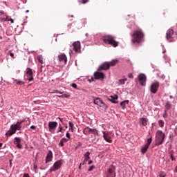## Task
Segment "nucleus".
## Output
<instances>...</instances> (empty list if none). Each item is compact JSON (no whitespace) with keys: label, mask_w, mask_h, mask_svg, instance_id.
Masks as SVG:
<instances>
[{"label":"nucleus","mask_w":177,"mask_h":177,"mask_svg":"<svg viewBox=\"0 0 177 177\" xmlns=\"http://www.w3.org/2000/svg\"><path fill=\"white\" fill-rule=\"evenodd\" d=\"M131 35V44H142L145 42V33L142 29L136 30Z\"/></svg>","instance_id":"obj_1"},{"label":"nucleus","mask_w":177,"mask_h":177,"mask_svg":"<svg viewBox=\"0 0 177 177\" xmlns=\"http://www.w3.org/2000/svg\"><path fill=\"white\" fill-rule=\"evenodd\" d=\"M102 41L106 45H111L113 48H117L120 42L115 41V36L106 35L102 37Z\"/></svg>","instance_id":"obj_2"},{"label":"nucleus","mask_w":177,"mask_h":177,"mask_svg":"<svg viewBox=\"0 0 177 177\" xmlns=\"http://www.w3.org/2000/svg\"><path fill=\"white\" fill-rule=\"evenodd\" d=\"M23 122H24V120L18 121L16 124H11L10 130L6 133V136H12V135L16 133V131H21V124H23Z\"/></svg>","instance_id":"obj_3"},{"label":"nucleus","mask_w":177,"mask_h":177,"mask_svg":"<svg viewBox=\"0 0 177 177\" xmlns=\"http://www.w3.org/2000/svg\"><path fill=\"white\" fill-rule=\"evenodd\" d=\"M165 139V133L161 130H158L156 133L155 146H160L162 145Z\"/></svg>","instance_id":"obj_4"},{"label":"nucleus","mask_w":177,"mask_h":177,"mask_svg":"<svg viewBox=\"0 0 177 177\" xmlns=\"http://www.w3.org/2000/svg\"><path fill=\"white\" fill-rule=\"evenodd\" d=\"M93 102L94 104H97V106H99V107H102V109H106L109 107L107 104H106V103H104V102H103V100L100 97L94 99Z\"/></svg>","instance_id":"obj_5"},{"label":"nucleus","mask_w":177,"mask_h":177,"mask_svg":"<svg viewBox=\"0 0 177 177\" xmlns=\"http://www.w3.org/2000/svg\"><path fill=\"white\" fill-rule=\"evenodd\" d=\"M116 175L117 174H115V166L111 165L108 169L105 177H115Z\"/></svg>","instance_id":"obj_6"},{"label":"nucleus","mask_w":177,"mask_h":177,"mask_svg":"<svg viewBox=\"0 0 177 177\" xmlns=\"http://www.w3.org/2000/svg\"><path fill=\"white\" fill-rule=\"evenodd\" d=\"M158 88H160V82H154L150 86V91L151 93H157V91H158Z\"/></svg>","instance_id":"obj_7"},{"label":"nucleus","mask_w":177,"mask_h":177,"mask_svg":"<svg viewBox=\"0 0 177 177\" xmlns=\"http://www.w3.org/2000/svg\"><path fill=\"white\" fill-rule=\"evenodd\" d=\"M138 78L141 86H146V75L140 73V75H138Z\"/></svg>","instance_id":"obj_8"},{"label":"nucleus","mask_w":177,"mask_h":177,"mask_svg":"<svg viewBox=\"0 0 177 177\" xmlns=\"http://www.w3.org/2000/svg\"><path fill=\"white\" fill-rule=\"evenodd\" d=\"M166 39L169 41V42H174V30L169 29L166 33Z\"/></svg>","instance_id":"obj_9"},{"label":"nucleus","mask_w":177,"mask_h":177,"mask_svg":"<svg viewBox=\"0 0 177 177\" xmlns=\"http://www.w3.org/2000/svg\"><path fill=\"white\" fill-rule=\"evenodd\" d=\"M60 168H62V161L57 160L54 163L53 166L50 169V172L57 171V169H60Z\"/></svg>","instance_id":"obj_10"},{"label":"nucleus","mask_w":177,"mask_h":177,"mask_svg":"<svg viewBox=\"0 0 177 177\" xmlns=\"http://www.w3.org/2000/svg\"><path fill=\"white\" fill-rule=\"evenodd\" d=\"M73 50L76 53H81V42L79 41H75L73 44Z\"/></svg>","instance_id":"obj_11"},{"label":"nucleus","mask_w":177,"mask_h":177,"mask_svg":"<svg viewBox=\"0 0 177 177\" xmlns=\"http://www.w3.org/2000/svg\"><path fill=\"white\" fill-rule=\"evenodd\" d=\"M48 128H49L50 132H52V133H54L55 129L57 128V122H49Z\"/></svg>","instance_id":"obj_12"},{"label":"nucleus","mask_w":177,"mask_h":177,"mask_svg":"<svg viewBox=\"0 0 177 177\" xmlns=\"http://www.w3.org/2000/svg\"><path fill=\"white\" fill-rule=\"evenodd\" d=\"M103 133V138L105 141H106L108 143H113V140H111V136H110V134L109 133H106V131H102Z\"/></svg>","instance_id":"obj_13"},{"label":"nucleus","mask_w":177,"mask_h":177,"mask_svg":"<svg viewBox=\"0 0 177 177\" xmlns=\"http://www.w3.org/2000/svg\"><path fill=\"white\" fill-rule=\"evenodd\" d=\"M26 77H27V80H28V81L30 82L34 80V77L32 76V70L30 68H27Z\"/></svg>","instance_id":"obj_14"},{"label":"nucleus","mask_w":177,"mask_h":177,"mask_svg":"<svg viewBox=\"0 0 177 177\" xmlns=\"http://www.w3.org/2000/svg\"><path fill=\"white\" fill-rule=\"evenodd\" d=\"M94 77L95 80H103L104 78V73L96 71L94 73Z\"/></svg>","instance_id":"obj_15"},{"label":"nucleus","mask_w":177,"mask_h":177,"mask_svg":"<svg viewBox=\"0 0 177 177\" xmlns=\"http://www.w3.org/2000/svg\"><path fill=\"white\" fill-rule=\"evenodd\" d=\"M53 159V153H52V151H48L46 157L45 163L48 164V162H50V161H52Z\"/></svg>","instance_id":"obj_16"},{"label":"nucleus","mask_w":177,"mask_h":177,"mask_svg":"<svg viewBox=\"0 0 177 177\" xmlns=\"http://www.w3.org/2000/svg\"><path fill=\"white\" fill-rule=\"evenodd\" d=\"M110 68V64L109 62H104L100 65L98 70H109Z\"/></svg>","instance_id":"obj_17"},{"label":"nucleus","mask_w":177,"mask_h":177,"mask_svg":"<svg viewBox=\"0 0 177 177\" xmlns=\"http://www.w3.org/2000/svg\"><path fill=\"white\" fill-rule=\"evenodd\" d=\"M58 60L59 62H64V64H67V56L64 53L58 55Z\"/></svg>","instance_id":"obj_18"},{"label":"nucleus","mask_w":177,"mask_h":177,"mask_svg":"<svg viewBox=\"0 0 177 177\" xmlns=\"http://www.w3.org/2000/svg\"><path fill=\"white\" fill-rule=\"evenodd\" d=\"M15 140L14 141V143L16 145L18 149H21L23 147V145H21V138L15 137Z\"/></svg>","instance_id":"obj_19"},{"label":"nucleus","mask_w":177,"mask_h":177,"mask_svg":"<svg viewBox=\"0 0 177 177\" xmlns=\"http://www.w3.org/2000/svg\"><path fill=\"white\" fill-rule=\"evenodd\" d=\"M111 98H108V100L109 102H111V103H113L114 104H117V103H118V101H116L117 99H118V95H111L110 96Z\"/></svg>","instance_id":"obj_20"},{"label":"nucleus","mask_w":177,"mask_h":177,"mask_svg":"<svg viewBox=\"0 0 177 177\" xmlns=\"http://www.w3.org/2000/svg\"><path fill=\"white\" fill-rule=\"evenodd\" d=\"M171 107H172V104H171V102L167 101L165 103V111H168L169 110H171Z\"/></svg>","instance_id":"obj_21"},{"label":"nucleus","mask_w":177,"mask_h":177,"mask_svg":"<svg viewBox=\"0 0 177 177\" xmlns=\"http://www.w3.org/2000/svg\"><path fill=\"white\" fill-rule=\"evenodd\" d=\"M93 131V129H91L89 127H87L84 129L83 133L84 135H88L89 133H92Z\"/></svg>","instance_id":"obj_22"},{"label":"nucleus","mask_w":177,"mask_h":177,"mask_svg":"<svg viewBox=\"0 0 177 177\" xmlns=\"http://www.w3.org/2000/svg\"><path fill=\"white\" fill-rule=\"evenodd\" d=\"M147 122H149V120L146 118H140V124H142L143 127H146L147 125Z\"/></svg>","instance_id":"obj_23"},{"label":"nucleus","mask_w":177,"mask_h":177,"mask_svg":"<svg viewBox=\"0 0 177 177\" xmlns=\"http://www.w3.org/2000/svg\"><path fill=\"white\" fill-rule=\"evenodd\" d=\"M127 104H129V100H126L120 102V106L123 110H125Z\"/></svg>","instance_id":"obj_24"},{"label":"nucleus","mask_w":177,"mask_h":177,"mask_svg":"<svg viewBox=\"0 0 177 177\" xmlns=\"http://www.w3.org/2000/svg\"><path fill=\"white\" fill-rule=\"evenodd\" d=\"M67 142H68V139L64 138H62L58 144L59 147H63V146H64V143H67Z\"/></svg>","instance_id":"obj_25"},{"label":"nucleus","mask_w":177,"mask_h":177,"mask_svg":"<svg viewBox=\"0 0 177 177\" xmlns=\"http://www.w3.org/2000/svg\"><path fill=\"white\" fill-rule=\"evenodd\" d=\"M91 152L87 151L84 154V160L88 161V160H91Z\"/></svg>","instance_id":"obj_26"},{"label":"nucleus","mask_w":177,"mask_h":177,"mask_svg":"<svg viewBox=\"0 0 177 177\" xmlns=\"http://www.w3.org/2000/svg\"><path fill=\"white\" fill-rule=\"evenodd\" d=\"M149 146L148 145H144L143 147H142L141 148V153L142 154H145V153H146V151H147V150L149 149Z\"/></svg>","instance_id":"obj_27"},{"label":"nucleus","mask_w":177,"mask_h":177,"mask_svg":"<svg viewBox=\"0 0 177 177\" xmlns=\"http://www.w3.org/2000/svg\"><path fill=\"white\" fill-rule=\"evenodd\" d=\"M117 63H118V61L117 59H113L112 61L109 62V66L111 67V66H115V64H117Z\"/></svg>","instance_id":"obj_28"},{"label":"nucleus","mask_w":177,"mask_h":177,"mask_svg":"<svg viewBox=\"0 0 177 177\" xmlns=\"http://www.w3.org/2000/svg\"><path fill=\"white\" fill-rule=\"evenodd\" d=\"M127 78H124V79H120L118 80V84L119 85H124L125 84V81H127Z\"/></svg>","instance_id":"obj_29"},{"label":"nucleus","mask_w":177,"mask_h":177,"mask_svg":"<svg viewBox=\"0 0 177 177\" xmlns=\"http://www.w3.org/2000/svg\"><path fill=\"white\" fill-rule=\"evenodd\" d=\"M158 125H159V127H160V128H164V124H165V122H163L162 120H159L158 121Z\"/></svg>","instance_id":"obj_30"},{"label":"nucleus","mask_w":177,"mask_h":177,"mask_svg":"<svg viewBox=\"0 0 177 177\" xmlns=\"http://www.w3.org/2000/svg\"><path fill=\"white\" fill-rule=\"evenodd\" d=\"M152 140H153L152 138H151V137L149 138L147 140V142L146 143V145L150 147V145H151Z\"/></svg>","instance_id":"obj_31"},{"label":"nucleus","mask_w":177,"mask_h":177,"mask_svg":"<svg viewBox=\"0 0 177 177\" xmlns=\"http://www.w3.org/2000/svg\"><path fill=\"white\" fill-rule=\"evenodd\" d=\"M167 176V174H165L164 171H161L159 172V177H165Z\"/></svg>","instance_id":"obj_32"},{"label":"nucleus","mask_w":177,"mask_h":177,"mask_svg":"<svg viewBox=\"0 0 177 177\" xmlns=\"http://www.w3.org/2000/svg\"><path fill=\"white\" fill-rule=\"evenodd\" d=\"M92 133H93V135H97V136H99V131L96 129H93Z\"/></svg>","instance_id":"obj_33"},{"label":"nucleus","mask_w":177,"mask_h":177,"mask_svg":"<svg viewBox=\"0 0 177 177\" xmlns=\"http://www.w3.org/2000/svg\"><path fill=\"white\" fill-rule=\"evenodd\" d=\"M15 82L18 84V85H24V82L21 80H15Z\"/></svg>","instance_id":"obj_34"},{"label":"nucleus","mask_w":177,"mask_h":177,"mask_svg":"<svg viewBox=\"0 0 177 177\" xmlns=\"http://www.w3.org/2000/svg\"><path fill=\"white\" fill-rule=\"evenodd\" d=\"M78 2L80 3L85 4V3H88V2H89V0H78Z\"/></svg>","instance_id":"obj_35"},{"label":"nucleus","mask_w":177,"mask_h":177,"mask_svg":"<svg viewBox=\"0 0 177 177\" xmlns=\"http://www.w3.org/2000/svg\"><path fill=\"white\" fill-rule=\"evenodd\" d=\"M37 60L41 64L44 63V61L42 60V57L41 56H37Z\"/></svg>","instance_id":"obj_36"},{"label":"nucleus","mask_w":177,"mask_h":177,"mask_svg":"<svg viewBox=\"0 0 177 177\" xmlns=\"http://www.w3.org/2000/svg\"><path fill=\"white\" fill-rule=\"evenodd\" d=\"M168 111H166L165 110H164V113H162V117L163 118H167L168 117Z\"/></svg>","instance_id":"obj_37"},{"label":"nucleus","mask_w":177,"mask_h":177,"mask_svg":"<svg viewBox=\"0 0 177 177\" xmlns=\"http://www.w3.org/2000/svg\"><path fill=\"white\" fill-rule=\"evenodd\" d=\"M95 169V165H92V166H89L88 167V172H92V171H93Z\"/></svg>","instance_id":"obj_38"},{"label":"nucleus","mask_w":177,"mask_h":177,"mask_svg":"<svg viewBox=\"0 0 177 177\" xmlns=\"http://www.w3.org/2000/svg\"><path fill=\"white\" fill-rule=\"evenodd\" d=\"M62 131H63V127H62V124H59L57 133H59V132H62Z\"/></svg>","instance_id":"obj_39"},{"label":"nucleus","mask_w":177,"mask_h":177,"mask_svg":"<svg viewBox=\"0 0 177 177\" xmlns=\"http://www.w3.org/2000/svg\"><path fill=\"white\" fill-rule=\"evenodd\" d=\"M59 97H66L67 99V98L70 97V95L63 94L62 95H59Z\"/></svg>","instance_id":"obj_40"},{"label":"nucleus","mask_w":177,"mask_h":177,"mask_svg":"<svg viewBox=\"0 0 177 177\" xmlns=\"http://www.w3.org/2000/svg\"><path fill=\"white\" fill-rule=\"evenodd\" d=\"M170 158H171V161L176 160V158H175V157L174 156V154H172V153L170 155Z\"/></svg>","instance_id":"obj_41"},{"label":"nucleus","mask_w":177,"mask_h":177,"mask_svg":"<svg viewBox=\"0 0 177 177\" xmlns=\"http://www.w3.org/2000/svg\"><path fill=\"white\" fill-rule=\"evenodd\" d=\"M71 86H72V88H74L75 89H78L77 84H75V83H73L71 84Z\"/></svg>","instance_id":"obj_42"},{"label":"nucleus","mask_w":177,"mask_h":177,"mask_svg":"<svg viewBox=\"0 0 177 177\" xmlns=\"http://www.w3.org/2000/svg\"><path fill=\"white\" fill-rule=\"evenodd\" d=\"M128 77H129V78H131V80H133V75L132 73H129V74L128 75Z\"/></svg>","instance_id":"obj_43"},{"label":"nucleus","mask_w":177,"mask_h":177,"mask_svg":"<svg viewBox=\"0 0 177 177\" xmlns=\"http://www.w3.org/2000/svg\"><path fill=\"white\" fill-rule=\"evenodd\" d=\"M86 162H88V161L84 160L83 162H82L80 163V165H85L86 164Z\"/></svg>","instance_id":"obj_44"},{"label":"nucleus","mask_w":177,"mask_h":177,"mask_svg":"<svg viewBox=\"0 0 177 177\" xmlns=\"http://www.w3.org/2000/svg\"><path fill=\"white\" fill-rule=\"evenodd\" d=\"M66 138H67L66 139H68V140H70V136H70V133H68V132L66 133Z\"/></svg>","instance_id":"obj_45"},{"label":"nucleus","mask_w":177,"mask_h":177,"mask_svg":"<svg viewBox=\"0 0 177 177\" xmlns=\"http://www.w3.org/2000/svg\"><path fill=\"white\" fill-rule=\"evenodd\" d=\"M81 146H82V142H77V145L76 147H81Z\"/></svg>","instance_id":"obj_46"},{"label":"nucleus","mask_w":177,"mask_h":177,"mask_svg":"<svg viewBox=\"0 0 177 177\" xmlns=\"http://www.w3.org/2000/svg\"><path fill=\"white\" fill-rule=\"evenodd\" d=\"M68 124H69L70 128H73V127H74V124H73V122H69Z\"/></svg>","instance_id":"obj_47"},{"label":"nucleus","mask_w":177,"mask_h":177,"mask_svg":"<svg viewBox=\"0 0 177 177\" xmlns=\"http://www.w3.org/2000/svg\"><path fill=\"white\" fill-rule=\"evenodd\" d=\"M10 19H9L8 16H6V17L4 19V21H9Z\"/></svg>","instance_id":"obj_48"},{"label":"nucleus","mask_w":177,"mask_h":177,"mask_svg":"<svg viewBox=\"0 0 177 177\" xmlns=\"http://www.w3.org/2000/svg\"><path fill=\"white\" fill-rule=\"evenodd\" d=\"M10 56H11L12 59H15V54L13 53H10Z\"/></svg>","instance_id":"obj_49"},{"label":"nucleus","mask_w":177,"mask_h":177,"mask_svg":"<svg viewBox=\"0 0 177 177\" xmlns=\"http://www.w3.org/2000/svg\"><path fill=\"white\" fill-rule=\"evenodd\" d=\"M169 139H174V134H169Z\"/></svg>","instance_id":"obj_50"},{"label":"nucleus","mask_w":177,"mask_h":177,"mask_svg":"<svg viewBox=\"0 0 177 177\" xmlns=\"http://www.w3.org/2000/svg\"><path fill=\"white\" fill-rule=\"evenodd\" d=\"M91 164H93V160H89L88 162V165H91Z\"/></svg>","instance_id":"obj_51"},{"label":"nucleus","mask_w":177,"mask_h":177,"mask_svg":"<svg viewBox=\"0 0 177 177\" xmlns=\"http://www.w3.org/2000/svg\"><path fill=\"white\" fill-rule=\"evenodd\" d=\"M35 128H37V127H36V126H34V125H32V126L30 127V129H35Z\"/></svg>","instance_id":"obj_52"},{"label":"nucleus","mask_w":177,"mask_h":177,"mask_svg":"<svg viewBox=\"0 0 177 177\" xmlns=\"http://www.w3.org/2000/svg\"><path fill=\"white\" fill-rule=\"evenodd\" d=\"M9 21H11L12 24L15 23V20H13L12 19H10Z\"/></svg>","instance_id":"obj_53"},{"label":"nucleus","mask_w":177,"mask_h":177,"mask_svg":"<svg viewBox=\"0 0 177 177\" xmlns=\"http://www.w3.org/2000/svg\"><path fill=\"white\" fill-rule=\"evenodd\" d=\"M59 119L60 122H63V118H58Z\"/></svg>","instance_id":"obj_54"},{"label":"nucleus","mask_w":177,"mask_h":177,"mask_svg":"<svg viewBox=\"0 0 177 177\" xmlns=\"http://www.w3.org/2000/svg\"><path fill=\"white\" fill-rule=\"evenodd\" d=\"M88 81H89L90 82H92V81H93V77H91V79H89Z\"/></svg>","instance_id":"obj_55"},{"label":"nucleus","mask_w":177,"mask_h":177,"mask_svg":"<svg viewBox=\"0 0 177 177\" xmlns=\"http://www.w3.org/2000/svg\"><path fill=\"white\" fill-rule=\"evenodd\" d=\"M82 167V165H81V164H80V165H79V167H78V169H82V167Z\"/></svg>","instance_id":"obj_56"},{"label":"nucleus","mask_w":177,"mask_h":177,"mask_svg":"<svg viewBox=\"0 0 177 177\" xmlns=\"http://www.w3.org/2000/svg\"><path fill=\"white\" fill-rule=\"evenodd\" d=\"M71 53H73V50H70L69 55L71 56Z\"/></svg>","instance_id":"obj_57"},{"label":"nucleus","mask_w":177,"mask_h":177,"mask_svg":"<svg viewBox=\"0 0 177 177\" xmlns=\"http://www.w3.org/2000/svg\"><path fill=\"white\" fill-rule=\"evenodd\" d=\"M58 92H59V91L56 90L54 93H59Z\"/></svg>","instance_id":"obj_58"},{"label":"nucleus","mask_w":177,"mask_h":177,"mask_svg":"<svg viewBox=\"0 0 177 177\" xmlns=\"http://www.w3.org/2000/svg\"><path fill=\"white\" fill-rule=\"evenodd\" d=\"M58 93H59V95H63V92H61V91L58 92Z\"/></svg>","instance_id":"obj_59"},{"label":"nucleus","mask_w":177,"mask_h":177,"mask_svg":"<svg viewBox=\"0 0 177 177\" xmlns=\"http://www.w3.org/2000/svg\"><path fill=\"white\" fill-rule=\"evenodd\" d=\"M169 98H170V99H174V96L170 95V96H169Z\"/></svg>","instance_id":"obj_60"},{"label":"nucleus","mask_w":177,"mask_h":177,"mask_svg":"<svg viewBox=\"0 0 177 177\" xmlns=\"http://www.w3.org/2000/svg\"><path fill=\"white\" fill-rule=\"evenodd\" d=\"M175 172L177 173V166L175 167Z\"/></svg>","instance_id":"obj_61"},{"label":"nucleus","mask_w":177,"mask_h":177,"mask_svg":"<svg viewBox=\"0 0 177 177\" xmlns=\"http://www.w3.org/2000/svg\"><path fill=\"white\" fill-rule=\"evenodd\" d=\"M42 67H44V66L41 65V68H40L41 71H42Z\"/></svg>","instance_id":"obj_62"},{"label":"nucleus","mask_w":177,"mask_h":177,"mask_svg":"<svg viewBox=\"0 0 177 177\" xmlns=\"http://www.w3.org/2000/svg\"><path fill=\"white\" fill-rule=\"evenodd\" d=\"M2 143L0 142V147H2Z\"/></svg>","instance_id":"obj_63"},{"label":"nucleus","mask_w":177,"mask_h":177,"mask_svg":"<svg viewBox=\"0 0 177 177\" xmlns=\"http://www.w3.org/2000/svg\"><path fill=\"white\" fill-rule=\"evenodd\" d=\"M28 12H30V10H28L26 11V13H28Z\"/></svg>","instance_id":"obj_64"}]
</instances>
